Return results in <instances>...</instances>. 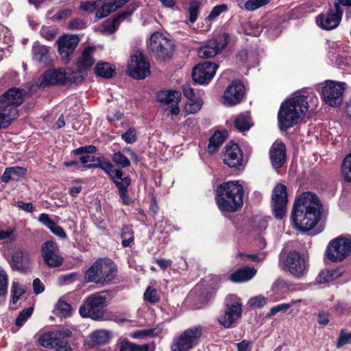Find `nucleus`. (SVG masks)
Instances as JSON below:
<instances>
[{
    "label": "nucleus",
    "instance_id": "f257e3e1",
    "mask_svg": "<svg viewBox=\"0 0 351 351\" xmlns=\"http://www.w3.org/2000/svg\"><path fill=\"white\" fill-rule=\"evenodd\" d=\"M322 212V204L319 197L313 192H304L294 201L291 222L295 229L307 232L320 221Z\"/></svg>",
    "mask_w": 351,
    "mask_h": 351
},
{
    "label": "nucleus",
    "instance_id": "f03ea898",
    "mask_svg": "<svg viewBox=\"0 0 351 351\" xmlns=\"http://www.w3.org/2000/svg\"><path fill=\"white\" fill-rule=\"evenodd\" d=\"M244 189L239 180L219 184L215 189V203L221 213H232L243 206Z\"/></svg>",
    "mask_w": 351,
    "mask_h": 351
},
{
    "label": "nucleus",
    "instance_id": "7ed1b4c3",
    "mask_svg": "<svg viewBox=\"0 0 351 351\" xmlns=\"http://www.w3.org/2000/svg\"><path fill=\"white\" fill-rule=\"evenodd\" d=\"M309 108L307 97L298 95L283 101L278 113V126L281 131H287L297 125Z\"/></svg>",
    "mask_w": 351,
    "mask_h": 351
},
{
    "label": "nucleus",
    "instance_id": "20e7f679",
    "mask_svg": "<svg viewBox=\"0 0 351 351\" xmlns=\"http://www.w3.org/2000/svg\"><path fill=\"white\" fill-rule=\"evenodd\" d=\"M84 282L106 286L119 282L118 267L108 258H99L84 272Z\"/></svg>",
    "mask_w": 351,
    "mask_h": 351
},
{
    "label": "nucleus",
    "instance_id": "39448f33",
    "mask_svg": "<svg viewBox=\"0 0 351 351\" xmlns=\"http://www.w3.org/2000/svg\"><path fill=\"white\" fill-rule=\"evenodd\" d=\"M106 306V297L99 293H94L84 299L79 308V313L82 317L101 321L104 319Z\"/></svg>",
    "mask_w": 351,
    "mask_h": 351
},
{
    "label": "nucleus",
    "instance_id": "423d86ee",
    "mask_svg": "<svg viewBox=\"0 0 351 351\" xmlns=\"http://www.w3.org/2000/svg\"><path fill=\"white\" fill-rule=\"evenodd\" d=\"M204 327L197 325L189 328L175 337L171 344V351H190L196 347L203 336Z\"/></svg>",
    "mask_w": 351,
    "mask_h": 351
},
{
    "label": "nucleus",
    "instance_id": "0eeeda50",
    "mask_svg": "<svg viewBox=\"0 0 351 351\" xmlns=\"http://www.w3.org/2000/svg\"><path fill=\"white\" fill-rule=\"evenodd\" d=\"M127 74L134 80H144L151 75V64L142 49H136L130 55L127 65Z\"/></svg>",
    "mask_w": 351,
    "mask_h": 351
},
{
    "label": "nucleus",
    "instance_id": "6e6552de",
    "mask_svg": "<svg viewBox=\"0 0 351 351\" xmlns=\"http://www.w3.org/2000/svg\"><path fill=\"white\" fill-rule=\"evenodd\" d=\"M346 89L345 82L334 80H326L321 90L319 91L322 100L330 107L337 108L341 106Z\"/></svg>",
    "mask_w": 351,
    "mask_h": 351
},
{
    "label": "nucleus",
    "instance_id": "1a4fd4ad",
    "mask_svg": "<svg viewBox=\"0 0 351 351\" xmlns=\"http://www.w3.org/2000/svg\"><path fill=\"white\" fill-rule=\"evenodd\" d=\"M223 163L234 171L245 169L243 152L237 143L229 141L223 148L220 156Z\"/></svg>",
    "mask_w": 351,
    "mask_h": 351
},
{
    "label": "nucleus",
    "instance_id": "9d476101",
    "mask_svg": "<svg viewBox=\"0 0 351 351\" xmlns=\"http://www.w3.org/2000/svg\"><path fill=\"white\" fill-rule=\"evenodd\" d=\"M351 252V237L343 235L331 240L326 248L325 255L332 262L343 261Z\"/></svg>",
    "mask_w": 351,
    "mask_h": 351
},
{
    "label": "nucleus",
    "instance_id": "9b49d317",
    "mask_svg": "<svg viewBox=\"0 0 351 351\" xmlns=\"http://www.w3.org/2000/svg\"><path fill=\"white\" fill-rule=\"evenodd\" d=\"M148 47L156 59L162 61L171 59L175 51L172 41L162 34H152Z\"/></svg>",
    "mask_w": 351,
    "mask_h": 351
},
{
    "label": "nucleus",
    "instance_id": "f8f14e48",
    "mask_svg": "<svg viewBox=\"0 0 351 351\" xmlns=\"http://www.w3.org/2000/svg\"><path fill=\"white\" fill-rule=\"evenodd\" d=\"M271 200L275 218L282 219L286 214L288 202L287 189L285 184L278 183L276 185L272 191Z\"/></svg>",
    "mask_w": 351,
    "mask_h": 351
},
{
    "label": "nucleus",
    "instance_id": "ddd939ff",
    "mask_svg": "<svg viewBox=\"0 0 351 351\" xmlns=\"http://www.w3.org/2000/svg\"><path fill=\"white\" fill-rule=\"evenodd\" d=\"M242 304L239 301L226 304L223 313L217 317V321L225 328L235 327L242 316Z\"/></svg>",
    "mask_w": 351,
    "mask_h": 351
},
{
    "label": "nucleus",
    "instance_id": "4468645a",
    "mask_svg": "<svg viewBox=\"0 0 351 351\" xmlns=\"http://www.w3.org/2000/svg\"><path fill=\"white\" fill-rule=\"evenodd\" d=\"M285 269L294 277L300 278L307 272L306 261L299 252L291 250L285 260Z\"/></svg>",
    "mask_w": 351,
    "mask_h": 351
},
{
    "label": "nucleus",
    "instance_id": "2eb2a0df",
    "mask_svg": "<svg viewBox=\"0 0 351 351\" xmlns=\"http://www.w3.org/2000/svg\"><path fill=\"white\" fill-rule=\"evenodd\" d=\"M66 84V69L58 68L46 70L38 78L37 85L40 88Z\"/></svg>",
    "mask_w": 351,
    "mask_h": 351
},
{
    "label": "nucleus",
    "instance_id": "dca6fc26",
    "mask_svg": "<svg viewBox=\"0 0 351 351\" xmlns=\"http://www.w3.org/2000/svg\"><path fill=\"white\" fill-rule=\"evenodd\" d=\"M218 69L216 63L205 61L197 64L191 73L193 80L195 84H208L213 78Z\"/></svg>",
    "mask_w": 351,
    "mask_h": 351
},
{
    "label": "nucleus",
    "instance_id": "f3484780",
    "mask_svg": "<svg viewBox=\"0 0 351 351\" xmlns=\"http://www.w3.org/2000/svg\"><path fill=\"white\" fill-rule=\"evenodd\" d=\"M245 95V87L240 80H233L226 88L222 96V103L227 106H234L241 102Z\"/></svg>",
    "mask_w": 351,
    "mask_h": 351
},
{
    "label": "nucleus",
    "instance_id": "a211bd4d",
    "mask_svg": "<svg viewBox=\"0 0 351 351\" xmlns=\"http://www.w3.org/2000/svg\"><path fill=\"white\" fill-rule=\"evenodd\" d=\"M41 255L45 263L49 267H58L62 265L63 258L58 254L59 247L53 241H47L41 246Z\"/></svg>",
    "mask_w": 351,
    "mask_h": 351
},
{
    "label": "nucleus",
    "instance_id": "6ab92c4d",
    "mask_svg": "<svg viewBox=\"0 0 351 351\" xmlns=\"http://www.w3.org/2000/svg\"><path fill=\"white\" fill-rule=\"evenodd\" d=\"M80 38L77 35H63L58 38L56 43L58 47V52L61 58L68 62L71 60L74 51L75 50Z\"/></svg>",
    "mask_w": 351,
    "mask_h": 351
},
{
    "label": "nucleus",
    "instance_id": "aec40b11",
    "mask_svg": "<svg viewBox=\"0 0 351 351\" xmlns=\"http://www.w3.org/2000/svg\"><path fill=\"white\" fill-rule=\"evenodd\" d=\"M123 171L121 169H115L114 168V173L110 176V179L116 185L118 189L119 197L122 199L124 205H130L132 201L129 197L128 186L131 184V179L129 176H123Z\"/></svg>",
    "mask_w": 351,
    "mask_h": 351
},
{
    "label": "nucleus",
    "instance_id": "412c9836",
    "mask_svg": "<svg viewBox=\"0 0 351 351\" xmlns=\"http://www.w3.org/2000/svg\"><path fill=\"white\" fill-rule=\"evenodd\" d=\"M342 16L334 8H329L325 12H321L315 19L316 24L321 29L330 31L336 29L340 25Z\"/></svg>",
    "mask_w": 351,
    "mask_h": 351
},
{
    "label": "nucleus",
    "instance_id": "4be33fe9",
    "mask_svg": "<svg viewBox=\"0 0 351 351\" xmlns=\"http://www.w3.org/2000/svg\"><path fill=\"white\" fill-rule=\"evenodd\" d=\"M269 155L272 167L275 169L282 168L287 161L285 144L276 141L271 145Z\"/></svg>",
    "mask_w": 351,
    "mask_h": 351
},
{
    "label": "nucleus",
    "instance_id": "5701e85b",
    "mask_svg": "<svg viewBox=\"0 0 351 351\" xmlns=\"http://www.w3.org/2000/svg\"><path fill=\"white\" fill-rule=\"evenodd\" d=\"M13 271L25 273L29 266V256L27 252L17 250L12 254L11 260L9 261Z\"/></svg>",
    "mask_w": 351,
    "mask_h": 351
},
{
    "label": "nucleus",
    "instance_id": "b1692460",
    "mask_svg": "<svg viewBox=\"0 0 351 351\" xmlns=\"http://www.w3.org/2000/svg\"><path fill=\"white\" fill-rule=\"evenodd\" d=\"M25 95L24 89L13 87L0 96V104H8L19 107L23 103Z\"/></svg>",
    "mask_w": 351,
    "mask_h": 351
},
{
    "label": "nucleus",
    "instance_id": "393cba45",
    "mask_svg": "<svg viewBox=\"0 0 351 351\" xmlns=\"http://www.w3.org/2000/svg\"><path fill=\"white\" fill-rule=\"evenodd\" d=\"M72 332L68 328H62L59 330H56L54 349L57 351H73L68 338L72 337Z\"/></svg>",
    "mask_w": 351,
    "mask_h": 351
},
{
    "label": "nucleus",
    "instance_id": "a878e982",
    "mask_svg": "<svg viewBox=\"0 0 351 351\" xmlns=\"http://www.w3.org/2000/svg\"><path fill=\"white\" fill-rule=\"evenodd\" d=\"M256 272L254 267L243 266L232 273L229 279L235 283L246 282L253 278Z\"/></svg>",
    "mask_w": 351,
    "mask_h": 351
},
{
    "label": "nucleus",
    "instance_id": "bb28decb",
    "mask_svg": "<svg viewBox=\"0 0 351 351\" xmlns=\"http://www.w3.org/2000/svg\"><path fill=\"white\" fill-rule=\"evenodd\" d=\"M94 50L95 47L93 46H87L84 49L81 56L75 62L77 68L86 73L93 66L95 62L93 56Z\"/></svg>",
    "mask_w": 351,
    "mask_h": 351
},
{
    "label": "nucleus",
    "instance_id": "cd10ccee",
    "mask_svg": "<svg viewBox=\"0 0 351 351\" xmlns=\"http://www.w3.org/2000/svg\"><path fill=\"white\" fill-rule=\"evenodd\" d=\"M97 151L96 146L93 145H89L86 146H81L77 149H73L71 152V154L73 156L82 155L79 161L86 169H94V167H90L91 163L88 164L90 160V156L88 154H95Z\"/></svg>",
    "mask_w": 351,
    "mask_h": 351
},
{
    "label": "nucleus",
    "instance_id": "c85d7f7f",
    "mask_svg": "<svg viewBox=\"0 0 351 351\" xmlns=\"http://www.w3.org/2000/svg\"><path fill=\"white\" fill-rule=\"evenodd\" d=\"M118 351H155L156 343L152 341L146 344H136L128 339H123L119 342Z\"/></svg>",
    "mask_w": 351,
    "mask_h": 351
},
{
    "label": "nucleus",
    "instance_id": "c756f323",
    "mask_svg": "<svg viewBox=\"0 0 351 351\" xmlns=\"http://www.w3.org/2000/svg\"><path fill=\"white\" fill-rule=\"evenodd\" d=\"M111 337V332L106 330H97L89 335L87 344L90 348L104 345L109 342Z\"/></svg>",
    "mask_w": 351,
    "mask_h": 351
},
{
    "label": "nucleus",
    "instance_id": "7c9ffc66",
    "mask_svg": "<svg viewBox=\"0 0 351 351\" xmlns=\"http://www.w3.org/2000/svg\"><path fill=\"white\" fill-rule=\"evenodd\" d=\"M228 137L226 130H216L208 139V150L210 153L215 152Z\"/></svg>",
    "mask_w": 351,
    "mask_h": 351
},
{
    "label": "nucleus",
    "instance_id": "2f4dec72",
    "mask_svg": "<svg viewBox=\"0 0 351 351\" xmlns=\"http://www.w3.org/2000/svg\"><path fill=\"white\" fill-rule=\"evenodd\" d=\"M95 73L97 77L111 79L115 74V68L108 62H99L95 66Z\"/></svg>",
    "mask_w": 351,
    "mask_h": 351
},
{
    "label": "nucleus",
    "instance_id": "473e14b6",
    "mask_svg": "<svg viewBox=\"0 0 351 351\" xmlns=\"http://www.w3.org/2000/svg\"><path fill=\"white\" fill-rule=\"evenodd\" d=\"M181 93L178 90H160L156 95V99L161 104H170L176 100H180Z\"/></svg>",
    "mask_w": 351,
    "mask_h": 351
},
{
    "label": "nucleus",
    "instance_id": "72a5a7b5",
    "mask_svg": "<svg viewBox=\"0 0 351 351\" xmlns=\"http://www.w3.org/2000/svg\"><path fill=\"white\" fill-rule=\"evenodd\" d=\"M86 75L87 73L84 72L78 68L76 71L67 68L66 69V84H80L84 82Z\"/></svg>",
    "mask_w": 351,
    "mask_h": 351
},
{
    "label": "nucleus",
    "instance_id": "f704fd0d",
    "mask_svg": "<svg viewBox=\"0 0 351 351\" xmlns=\"http://www.w3.org/2000/svg\"><path fill=\"white\" fill-rule=\"evenodd\" d=\"M121 244L123 247L131 246L134 241V232L132 226H123L121 230Z\"/></svg>",
    "mask_w": 351,
    "mask_h": 351
},
{
    "label": "nucleus",
    "instance_id": "c9c22d12",
    "mask_svg": "<svg viewBox=\"0 0 351 351\" xmlns=\"http://www.w3.org/2000/svg\"><path fill=\"white\" fill-rule=\"evenodd\" d=\"M210 43L215 47V49L220 52L227 46L230 41V36L226 32L220 33L215 35V36L208 40Z\"/></svg>",
    "mask_w": 351,
    "mask_h": 351
},
{
    "label": "nucleus",
    "instance_id": "e433bc0d",
    "mask_svg": "<svg viewBox=\"0 0 351 351\" xmlns=\"http://www.w3.org/2000/svg\"><path fill=\"white\" fill-rule=\"evenodd\" d=\"M250 121V117L239 114L234 119V125L239 132H245L249 130L252 126Z\"/></svg>",
    "mask_w": 351,
    "mask_h": 351
},
{
    "label": "nucleus",
    "instance_id": "4c0bfd02",
    "mask_svg": "<svg viewBox=\"0 0 351 351\" xmlns=\"http://www.w3.org/2000/svg\"><path fill=\"white\" fill-rule=\"evenodd\" d=\"M17 108L8 104H0V112H2L5 118L8 119L10 124L19 116Z\"/></svg>",
    "mask_w": 351,
    "mask_h": 351
},
{
    "label": "nucleus",
    "instance_id": "58836bf2",
    "mask_svg": "<svg viewBox=\"0 0 351 351\" xmlns=\"http://www.w3.org/2000/svg\"><path fill=\"white\" fill-rule=\"evenodd\" d=\"M183 94L190 101H193V104H191L190 113H195L201 108V104L199 102H195V95L193 89L189 85L184 86Z\"/></svg>",
    "mask_w": 351,
    "mask_h": 351
},
{
    "label": "nucleus",
    "instance_id": "ea45409f",
    "mask_svg": "<svg viewBox=\"0 0 351 351\" xmlns=\"http://www.w3.org/2000/svg\"><path fill=\"white\" fill-rule=\"evenodd\" d=\"M219 53L215 47L208 40L204 46L201 47L198 49L197 56L201 58L206 59L213 58Z\"/></svg>",
    "mask_w": 351,
    "mask_h": 351
},
{
    "label": "nucleus",
    "instance_id": "a19ab883",
    "mask_svg": "<svg viewBox=\"0 0 351 351\" xmlns=\"http://www.w3.org/2000/svg\"><path fill=\"white\" fill-rule=\"evenodd\" d=\"M56 331L45 332L38 338L39 344L45 348H54Z\"/></svg>",
    "mask_w": 351,
    "mask_h": 351
},
{
    "label": "nucleus",
    "instance_id": "79ce46f5",
    "mask_svg": "<svg viewBox=\"0 0 351 351\" xmlns=\"http://www.w3.org/2000/svg\"><path fill=\"white\" fill-rule=\"evenodd\" d=\"M56 314L61 317H69L72 315V307L71 306L63 301L60 300L56 304Z\"/></svg>",
    "mask_w": 351,
    "mask_h": 351
},
{
    "label": "nucleus",
    "instance_id": "37998d69",
    "mask_svg": "<svg viewBox=\"0 0 351 351\" xmlns=\"http://www.w3.org/2000/svg\"><path fill=\"white\" fill-rule=\"evenodd\" d=\"M200 8L201 3L199 1L192 0L190 1L188 11L189 14V21L191 23H193L197 21Z\"/></svg>",
    "mask_w": 351,
    "mask_h": 351
},
{
    "label": "nucleus",
    "instance_id": "c03bdc74",
    "mask_svg": "<svg viewBox=\"0 0 351 351\" xmlns=\"http://www.w3.org/2000/svg\"><path fill=\"white\" fill-rule=\"evenodd\" d=\"M8 276L7 273L0 267V299L3 302L5 300L8 293Z\"/></svg>",
    "mask_w": 351,
    "mask_h": 351
},
{
    "label": "nucleus",
    "instance_id": "a18cd8bd",
    "mask_svg": "<svg viewBox=\"0 0 351 351\" xmlns=\"http://www.w3.org/2000/svg\"><path fill=\"white\" fill-rule=\"evenodd\" d=\"M114 7L111 4L110 1L108 3H101L100 6L97 8L95 16L98 19H104L108 16L111 12H114Z\"/></svg>",
    "mask_w": 351,
    "mask_h": 351
},
{
    "label": "nucleus",
    "instance_id": "49530a36",
    "mask_svg": "<svg viewBox=\"0 0 351 351\" xmlns=\"http://www.w3.org/2000/svg\"><path fill=\"white\" fill-rule=\"evenodd\" d=\"M112 161L119 167L124 169L130 166V160L120 151L113 154Z\"/></svg>",
    "mask_w": 351,
    "mask_h": 351
},
{
    "label": "nucleus",
    "instance_id": "de8ad7c7",
    "mask_svg": "<svg viewBox=\"0 0 351 351\" xmlns=\"http://www.w3.org/2000/svg\"><path fill=\"white\" fill-rule=\"evenodd\" d=\"M90 167L99 168L102 169L109 176H112L114 173V165L109 161L106 160L104 157L99 163H91Z\"/></svg>",
    "mask_w": 351,
    "mask_h": 351
},
{
    "label": "nucleus",
    "instance_id": "09e8293b",
    "mask_svg": "<svg viewBox=\"0 0 351 351\" xmlns=\"http://www.w3.org/2000/svg\"><path fill=\"white\" fill-rule=\"evenodd\" d=\"M341 172L344 180L351 182V153L344 158L341 166Z\"/></svg>",
    "mask_w": 351,
    "mask_h": 351
},
{
    "label": "nucleus",
    "instance_id": "8fccbe9b",
    "mask_svg": "<svg viewBox=\"0 0 351 351\" xmlns=\"http://www.w3.org/2000/svg\"><path fill=\"white\" fill-rule=\"evenodd\" d=\"M12 293V303L16 304L20 298L25 293V289L21 287L19 282H13L11 288Z\"/></svg>",
    "mask_w": 351,
    "mask_h": 351
},
{
    "label": "nucleus",
    "instance_id": "3c124183",
    "mask_svg": "<svg viewBox=\"0 0 351 351\" xmlns=\"http://www.w3.org/2000/svg\"><path fill=\"white\" fill-rule=\"evenodd\" d=\"M34 312V308L29 306L23 309L18 315L15 320V324L18 327H21L26 322L27 319L31 317Z\"/></svg>",
    "mask_w": 351,
    "mask_h": 351
},
{
    "label": "nucleus",
    "instance_id": "603ef678",
    "mask_svg": "<svg viewBox=\"0 0 351 351\" xmlns=\"http://www.w3.org/2000/svg\"><path fill=\"white\" fill-rule=\"evenodd\" d=\"M102 3V0L86 1L82 2L80 5V10L91 13L97 10Z\"/></svg>",
    "mask_w": 351,
    "mask_h": 351
},
{
    "label": "nucleus",
    "instance_id": "864d4df0",
    "mask_svg": "<svg viewBox=\"0 0 351 351\" xmlns=\"http://www.w3.org/2000/svg\"><path fill=\"white\" fill-rule=\"evenodd\" d=\"M144 299L152 304H156L160 301V297L157 293L156 289L152 287H148L145 290Z\"/></svg>",
    "mask_w": 351,
    "mask_h": 351
},
{
    "label": "nucleus",
    "instance_id": "5fc2aeb1",
    "mask_svg": "<svg viewBox=\"0 0 351 351\" xmlns=\"http://www.w3.org/2000/svg\"><path fill=\"white\" fill-rule=\"evenodd\" d=\"M351 343V332L348 333L346 329H341L340 331L339 337L337 339L336 348L337 349L341 348L346 344Z\"/></svg>",
    "mask_w": 351,
    "mask_h": 351
},
{
    "label": "nucleus",
    "instance_id": "6e6d98bb",
    "mask_svg": "<svg viewBox=\"0 0 351 351\" xmlns=\"http://www.w3.org/2000/svg\"><path fill=\"white\" fill-rule=\"evenodd\" d=\"M271 0H248L245 3V8L248 11H254L270 2Z\"/></svg>",
    "mask_w": 351,
    "mask_h": 351
},
{
    "label": "nucleus",
    "instance_id": "4d7b16f0",
    "mask_svg": "<svg viewBox=\"0 0 351 351\" xmlns=\"http://www.w3.org/2000/svg\"><path fill=\"white\" fill-rule=\"evenodd\" d=\"M228 8L226 4L217 5L213 7L211 12L208 14L207 19L209 21H214L221 13L228 11Z\"/></svg>",
    "mask_w": 351,
    "mask_h": 351
},
{
    "label": "nucleus",
    "instance_id": "13d9d810",
    "mask_svg": "<svg viewBox=\"0 0 351 351\" xmlns=\"http://www.w3.org/2000/svg\"><path fill=\"white\" fill-rule=\"evenodd\" d=\"M121 139L128 144H132L137 140V133L134 128H129L121 134Z\"/></svg>",
    "mask_w": 351,
    "mask_h": 351
},
{
    "label": "nucleus",
    "instance_id": "bf43d9fd",
    "mask_svg": "<svg viewBox=\"0 0 351 351\" xmlns=\"http://www.w3.org/2000/svg\"><path fill=\"white\" fill-rule=\"evenodd\" d=\"M86 27V23L80 18H75L70 21L68 26L69 29H84Z\"/></svg>",
    "mask_w": 351,
    "mask_h": 351
},
{
    "label": "nucleus",
    "instance_id": "052dcab7",
    "mask_svg": "<svg viewBox=\"0 0 351 351\" xmlns=\"http://www.w3.org/2000/svg\"><path fill=\"white\" fill-rule=\"evenodd\" d=\"M267 303V300L262 295H258L250 299L248 304L251 307L262 308Z\"/></svg>",
    "mask_w": 351,
    "mask_h": 351
},
{
    "label": "nucleus",
    "instance_id": "680f3d73",
    "mask_svg": "<svg viewBox=\"0 0 351 351\" xmlns=\"http://www.w3.org/2000/svg\"><path fill=\"white\" fill-rule=\"evenodd\" d=\"M80 274L77 272H72L60 276V280L64 284L73 283L80 280Z\"/></svg>",
    "mask_w": 351,
    "mask_h": 351
},
{
    "label": "nucleus",
    "instance_id": "e2e57ef3",
    "mask_svg": "<svg viewBox=\"0 0 351 351\" xmlns=\"http://www.w3.org/2000/svg\"><path fill=\"white\" fill-rule=\"evenodd\" d=\"M137 8L138 5L136 3H131L127 10L117 14V15L118 16L121 21H123L127 18L130 17L133 14V12L136 10Z\"/></svg>",
    "mask_w": 351,
    "mask_h": 351
},
{
    "label": "nucleus",
    "instance_id": "0e129e2a",
    "mask_svg": "<svg viewBox=\"0 0 351 351\" xmlns=\"http://www.w3.org/2000/svg\"><path fill=\"white\" fill-rule=\"evenodd\" d=\"M38 220L42 224L49 229H50L53 226H55L56 223V221L51 219L49 215L47 213H41L38 217Z\"/></svg>",
    "mask_w": 351,
    "mask_h": 351
},
{
    "label": "nucleus",
    "instance_id": "69168bd1",
    "mask_svg": "<svg viewBox=\"0 0 351 351\" xmlns=\"http://www.w3.org/2000/svg\"><path fill=\"white\" fill-rule=\"evenodd\" d=\"M10 169L12 176L17 178V181L23 178L26 173V169L21 167H8Z\"/></svg>",
    "mask_w": 351,
    "mask_h": 351
},
{
    "label": "nucleus",
    "instance_id": "338daca9",
    "mask_svg": "<svg viewBox=\"0 0 351 351\" xmlns=\"http://www.w3.org/2000/svg\"><path fill=\"white\" fill-rule=\"evenodd\" d=\"M291 307V305L289 304H287V303H283V304H278L276 306H273L270 311H269V316H271V315H276L277 313L278 312H280V311H287L289 308Z\"/></svg>",
    "mask_w": 351,
    "mask_h": 351
},
{
    "label": "nucleus",
    "instance_id": "774afa93",
    "mask_svg": "<svg viewBox=\"0 0 351 351\" xmlns=\"http://www.w3.org/2000/svg\"><path fill=\"white\" fill-rule=\"evenodd\" d=\"M252 345L251 341L243 339L237 344V351H252Z\"/></svg>",
    "mask_w": 351,
    "mask_h": 351
}]
</instances>
